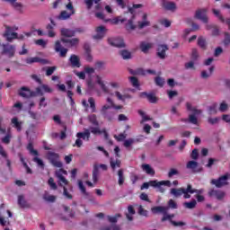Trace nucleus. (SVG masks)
I'll return each mask as SVG.
<instances>
[{
  "label": "nucleus",
  "instance_id": "7ed1b4c3",
  "mask_svg": "<svg viewBox=\"0 0 230 230\" xmlns=\"http://www.w3.org/2000/svg\"><path fill=\"white\" fill-rule=\"evenodd\" d=\"M150 186H152V188H157V191L159 193H164V191H166V189L163 186H168V188L172 187V181H158L157 180H153L150 181Z\"/></svg>",
  "mask_w": 230,
  "mask_h": 230
},
{
  "label": "nucleus",
  "instance_id": "2f4dec72",
  "mask_svg": "<svg viewBox=\"0 0 230 230\" xmlns=\"http://www.w3.org/2000/svg\"><path fill=\"white\" fill-rule=\"evenodd\" d=\"M11 123L13 124V128H16L18 132H21L22 130V122L19 121V119H17V117L13 118Z\"/></svg>",
  "mask_w": 230,
  "mask_h": 230
},
{
  "label": "nucleus",
  "instance_id": "39448f33",
  "mask_svg": "<svg viewBox=\"0 0 230 230\" xmlns=\"http://www.w3.org/2000/svg\"><path fill=\"white\" fill-rule=\"evenodd\" d=\"M49 161L51 163L53 166L56 168H62L63 164L62 162L59 161L60 155L55 152H49L47 154Z\"/></svg>",
  "mask_w": 230,
  "mask_h": 230
},
{
  "label": "nucleus",
  "instance_id": "a19ab883",
  "mask_svg": "<svg viewBox=\"0 0 230 230\" xmlns=\"http://www.w3.org/2000/svg\"><path fill=\"white\" fill-rule=\"evenodd\" d=\"M101 114L105 119H108V121H112V119H114V111H102Z\"/></svg>",
  "mask_w": 230,
  "mask_h": 230
},
{
  "label": "nucleus",
  "instance_id": "f8f14e48",
  "mask_svg": "<svg viewBox=\"0 0 230 230\" xmlns=\"http://www.w3.org/2000/svg\"><path fill=\"white\" fill-rule=\"evenodd\" d=\"M4 37L7 42H12V40L17 39V32H12V27L6 26Z\"/></svg>",
  "mask_w": 230,
  "mask_h": 230
},
{
  "label": "nucleus",
  "instance_id": "cd10ccee",
  "mask_svg": "<svg viewBox=\"0 0 230 230\" xmlns=\"http://www.w3.org/2000/svg\"><path fill=\"white\" fill-rule=\"evenodd\" d=\"M153 46H154V44H152V43H148L146 41H142L140 43L139 48H140L142 53H148V50L152 49Z\"/></svg>",
  "mask_w": 230,
  "mask_h": 230
},
{
  "label": "nucleus",
  "instance_id": "dca6fc26",
  "mask_svg": "<svg viewBox=\"0 0 230 230\" xmlns=\"http://www.w3.org/2000/svg\"><path fill=\"white\" fill-rule=\"evenodd\" d=\"M96 35L93 36V39L95 40H102L103 37H105V31H107V29L103 25H101L95 29Z\"/></svg>",
  "mask_w": 230,
  "mask_h": 230
},
{
  "label": "nucleus",
  "instance_id": "6ab92c4d",
  "mask_svg": "<svg viewBox=\"0 0 230 230\" xmlns=\"http://www.w3.org/2000/svg\"><path fill=\"white\" fill-rule=\"evenodd\" d=\"M143 21L137 22V28L138 30H143L144 28H146L147 26H150V21H148V14L144 13L142 16Z\"/></svg>",
  "mask_w": 230,
  "mask_h": 230
},
{
  "label": "nucleus",
  "instance_id": "6e6552de",
  "mask_svg": "<svg viewBox=\"0 0 230 230\" xmlns=\"http://www.w3.org/2000/svg\"><path fill=\"white\" fill-rule=\"evenodd\" d=\"M134 10H136V9L134 8L133 5H132V7H128V12H129V13L132 14V16L126 23V30L128 31H130V30H136L137 28V26H136V24H134V20L136 19V14H134V12H135Z\"/></svg>",
  "mask_w": 230,
  "mask_h": 230
},
{
  "label": "nucleus",
  "instance_id": "8fccbe9b",
  "mask_svg": "<svg viewBox=\"0 0 230 230\" xmlns=\"http://www.w3.org/2000/svg\"><path fill=\"white\" fill-rule=\"evenodd\" d=\"M119 185L123 186L125 183V175L123 174V169L118 171Z\"/></svg>",
  "mask_w": 230,
  "mask_h": 230
},
{
  "label": "nucleus",
  "instance_id": "72a5a7b5",
  "mask_svg": "<svg viewBox=\"0 0 230 230\" xmlns=\"http://www.w3.org/2000/svg\"><path fill=\"white\" fill-rule=\"evenodd\" d=\"M73 13H67V11H62L59 15L58 16V21H67V19L71 18Z\"/></svg>",
  "mask_w": 230,
  "mask_h": 230
},
{
  "label": "nucleus",
  "instance_id": "6e6d98bb",
  "mask_svg": "<svg viewBox=\"0 0 230 230\" xmlns=\"http://www.w3.org/2000/svg\"><path fill=\"white\" fill-rule=\"evenodd\" d=\"M48 184L50 187L51 190H58V186H57V183L55 182V179L53 177H50L48 181Z\"/></svg>",
  "mask_w": 230,
  "mask_h": 230
},
{
  "label": "nucleus",
  "instance_id": "338daca9",
  "mask_svg": "<svg viewBox=\"0 0 230 230\" xmlns=\"http://www.w3.org/2000/svg\"><path fill=\"white\" fill-rule=\"evenodd\" d=\"M95 69H103L105 63L103 61H96L95 62Z\"/></svg>",
  "mask_w": 230,
  "mask_h": 230
},
{
  "label": "nucleus",
  "instance_id": "a878e982",
  "mask_svg": "<svg viewBox=\"0 0 230 230\" xmlns=\"http://www.w3.org/2000/svg\"><path fill=\"white\" fill-rule=\"evenodd\" d=\"M141 139H145L144 136H140V138H128L126 139L123 143V146H125V148H130V146H132V145H134V143L137 141L138 143V141H141Z\"/></svg>",
  "mask_w": 230,
  "mask_h": 230
},
{
  "label": "nucleus",
  "instance_id": "9b49d317",
  "mask_svg": "<svg viewBox=\"0 0 230 230\" xmlns=\"http://www.w3.org/2000/svg\"><path fill=\"white\" fill-rule=\"evenodd\" d=\"M55 51L57 53H59V57H61V58H66L67 57L68 49L62 47V44L60 43V40L56 41V43H55Z\"/></svg>",
  "mask_w": 230,
  "mask_h": 230
},
{
  "label": "nucleus",
  "instance_id": "4468645a",
  "mask_svg": "<svg viewBox=\"0 0 230 230\" xmlns=\"http://www.w3.org/2000/svg\"><path fill=\"white\" fill-rule=\"evenodd\" d=\"M101 1L102 0H84V4L87 10H91V8H93V4H95L94 9L100 11L102 10V4H100Z\"/></svg>",
  "mask_w": 230,
  "mask_h": 230
},
{
  "label": "nucleus",
  "instance_id": "79ce46f5",
  "mask_svg": "<svg viewBox=\"0 0 230 230\" xmlns=\"http://www.w3.org/2000/svg\"><path fill=\"white\" fill-rule=\"evenodd\" d=\"M206 30H212V35H214L215 37H217V35H218L220 31L218 30V27H217V25H214V24H207Z\"/></svg>",
  "mask_w": 230,
  "mask_h": 230
},
{
  "label": "nucleus",
  "instance_id": "ea45409f",
  "mask_svg": "<svg viewBox=\"0 0 230 230\" xmlns=\"http://www.w3.org/2000/svg\"><path fill=\"white\" fill-rule=\"evenodd\" d=\"M88 121L93 125V127H100V122L98 121V118L96 114H92L88 117Z\"/></svg>",
  "mask_w": 230,
  "mask_h": 230
},
{
  "label": "nucleus",
  "instance_id": "680f3d73",
  "mask_svg": "<svg viewBox=\"0 0 230 230\" xmlns=\"http://www.w3.org/2000/svg\"><path fill=\"white\" fill-rule=\"evenodd\" d=\"M32 161L34 163H37L38 166H40V168L44 169V162L42 161V159L36 156L32 159Z\"/></svg>",
  "mask_w": 230,
  "mask_h": 230
},
{
  "label": "nucleus",
  "instance_id": "052dcab7",
  "mask_svg": "<svg viewBox=\"0 0 230 230\" xmlns=\"http://www.w3.org/2000/svg\"><path fill=\"white\" fill-rule=\"evenodd\" d=\"M219 121L220 118L218 117L208 119V123H209V125H217Z\"/></svg>",
  "mask_w": 230,
  "mask_h": 230
},
{
  "label": "nucleus",
  "instance_id": "a18cd8bd",
  "mask_svg": "<svg viewBox=\"0 0 230 230\" xmlns=\"http://www.w3.org/2000/svg\"><path fill=\"white\" fill-rule=\"evenodd\" d=\"M119 55L124 60H128L129 58H132V54L127 49L120 50Z\"/></svg>",
  "mask_w": 230,
  "mask_h": 230
},
{
  "label": "nucleus",
  "instance_id": "e433bc0d",
  "mask_svg": "<svg viewBox=\"0 0 230 230\" xmlns=\"http://www.w3.org/2000/svg\"><path fill=\"white\" fill-rule=\"evenodd\" d=\"M87 129L90 131V134H93V136H101V134H103V131L100 129V126L90 127Z\"/></svg>",
  "mask_w": 230,
  "mask_h": 230
},
{
  "label": "nucleus",
  "instance_id": "423d86ee",
  "mask_svg": "<svg viewBox=\"0 0 230 230\" xmlns=\"http://www.w3.org/2000/svg\"><path fill=\"white\" fill-rule=\"evenodd\" d=\"M195 19L201 21V22H204V24H208V22H209V18L208 17V9H198L195 13Z\"/></svg>",
  "mask_w": 230,
  "mask_h": 230
},
{
  "label": "nucleus",
  "instance_id": "5fc2aeb1",
  "mask_svg": "<svg viewBox=\"0 0 230 230\" xmlns=\"http://www.w3.org/2000/svg\"><path fill=\"white\" fill-rule=\"evenodd\" d=\"M88 103H90V109L92 110V112H96V102L94 101V98L90 97L88 99Z\"/></svg>",
  "mask_w": 230,
  "mask_h": 230
},
{
  "label": "nucleus",
  "instance_id": "0e129e2a",
  "mask_svg": "<svg viewBox=\"0 0 230 230\" xmlns=\"http://www.w3.org/2000/svg\"><path fill=\"white\" fill-rule=\"evenodd\" d=\"M217 103H214L213 105L208 107V114H217Z\"/></svg>",
  "mask_w": 230,
  "mask_h": 230
},
{
  "label": "nucleus",
  "instance_id": "774afa93",
  "mask_svg": "<svg viewBox=\"0 0 230 230\" xmlns=\"http://www.w3.org/2000/svg\"><path fill=\"white\" fill-rule=\"evenodd\" d=\"M84 73L86 75H94V68L90 66H84Z\"/></svg>",
  "mask_w": 230,
  "mask_h": 230
},
{
  "label": "nucleus",
  "instance_id": "7c9ffc66",
  "mask_svg": "<svg viewBox=\"0 0 230 230\" xmlns=\"http://www.w3.org/2000/svg\"><path fill=\"white\" fill-rule=\"evenodd\" d=\"M126 18H121V16L115 17L113 19L104 20L105 22H111V24H119V22H126Z\"/></svg>",
  "mask_w": 230,
  "mask_h": 230
},
{
  "label": "nucleus",
  "instance_id": "473e14b6",
  "mask_svg": "<svg viewBox=\"0 0 230 230\" xmlns=\"http://www.w3.org/2000/svg\"><path fill=\"white\" fill-rule=\"evenodd\" d=\"M99 175H100V166H98V164H94L93 170V182H98Z\"/></svg>",
  "mask_w": 230,
  "mask_h": 230
},
{
  "label": "nucleus",
  "instance_id": "bf43d9fd",
  "mask_svg": "<svg viewBox=\"0 0 230 230\" xmlns=\"http://www.w3.org/2000/svg\"><path fill=\"white\" fill-rule=\"evenodd\" d=\"M173 175H179V170H177L175 168H171L168 172V178L172 179V177H173Z\"/></svg>",
  "mask_w": 230,
  "mask_h": 230
},
{
  "label": "nucleus",
  "instance_id": "4c0bfd02",
  "mask_svg": "<svg viewBox=\"0 0 230 230\" xmlns=\"http://www.w3.org/2000/svg\"><path fill=\"white\" fill-rule=\"evenodd\" d=\"M12 141V131L10 128H8L6 135L2 138V143L4 145H10V142Z\"/></svg>",
  "mask_w": 230,
  "mask_h": 230
},
{
  "label": "nucleus",
  "instance_id": "5701e85b",
  "mask_svg": "<svg viewBox=\"0 0 230 230\" xmlns=\"http://www.w3.org/2000/svg\"><path fill=\"white\" fill-rule=\"evenodd\" d=\"M168 207H163V206H156V207H153L151 208L152 213H154V215H157V213H163L164 217V215H166V213H168Z\"/></svg>",
  "mask_w": 230,
  "mask_h": 230
},
{
  "label": "nucleus",
  "instance_id": "de8ad7c7",
  "mask_svg": "<svg viewBox=\"0 0 230 230\" xmlns=\"http://www.w3.org/2000/svg\"><path fill=\"white\" fill-rule=\"evenodd\" d=\"M115 96L118 98V100H120L121 102H125L126 100H130L132 96L129 94H121L119 92H115Z\"/></svg>",
  "mask_w": 230,
  "mask_h": 230
},
{
  "label": "nucleus",
  "instance_id": "4be33fe9",
  "mask_svg": "<svg viewBox=\"0 0 230 230\" xmlns=\"http://www.w3.org/2000/svg\"><path fill=\"white\" fill-rule=\"evenodd\" d=\"M69 62L72 67H81L82 63H80V58L75 54H72L69 58Z\"/></svg>",
  "mask_w": 230,
  "mask_h": 230
},
{
  "label": "nucleus",
  "instance_id": "bb28decb",
  "mask_svg": "<svg viewBox=\"0 0 230 230\" xmlns=\"http://www.w3.org/2000/svg\"><path fill=\"white\" fill-rule=\"evenodd\" d=\"M186 168L187 170H191L193 173H197V172H199V170H197V168H199V163L195 161H189Z\"/></svg>",
  "mask_w": 230,
  "mask_h": 230
},
{
  "label": "nucleus",
  "instance_id": "c9c22d12",
  "mask_svg": "<svg viewBox=\"0 0 230 230\" xmlns=\"http://www.w3.org/2000/svg\"><path fill=\"white\" fill-rule=\"evenodd\" d=\"M18 206H20V208H30V204H28V201H26V199H24V196L20 195L18 196Z\"/></svg>",
  "mask_w": 230,
  "mask_h": 230
},
{
  "label": "nucleus",
  "instance_id": "c85d7f7f",
  "mask_svg": "<svg viewBox=\"0 0 230 230\" xmlns=\"http://www.w3.org/2000/svg\"><path fill=\"white\" fill-rule=\"evenodd\" d=\"M61 35L62 37H66L67 39H71L72 37H75V31L71 29H61Z\"/></svg>",
  "mask_w": 230,
  "mask_h": 230
},
{
  "label": "nucleus",
  "instance_id": "4d7b16f0",
  "mask_svg": "<svg viewBox=\"0 0 230 230\" xmlns=\"http://www.w3.org/2000/svg\"><path fill=\"white\" fill-rule=\"evenodd\" d=\"M138 114L142 118L141 123H144V121H151V119H152V118L148 117L146 114H145V111H143L141 110L138 111Z\"/></svg>",
  "mask_w": 230,
  "mask_h": 230
},
{
  "label": "nucleus",
  "instance_id": "f257e3e1",
  "mask_svg": "<svg viewBox=\"0 0 230 230\" xmlns=\"http://www.w3.org/2000/svg\"><path fill=\"white\" fill-rule=\"evenodd\" d=\"M0 55L7 57V58H13L15 57V46L10 44H2L0 42Z\"/></svg>",
  "mask_w": 230,
  "mask_h": 230
},
{
  "label": "nucleus",
  "instance_id": "aec40b11",
  "mask_svg": "<svg viewBox=\"0 0 230 230\" xmlns=\"http://www.w3.org/2000/svg\"><path fill=\"white\" fill-rule=\"evenodd\" d=\"M55 26H57V23H55V21H53V19H50V23H49L46 26V30L48 31V35L49 37H50L51 39H53V37H55L57 34L55 33L54 28Z\"/></svg>",
  "mask_w": 230,
  "mask_h": 230
},
{
  "label": "nucleus",
  "instance_id": "412c9836",
  "mask_svg": "<svg viewBox=\"0 0 230 230\" xmlns=\"http://www.w3.org/2000/svg\"><path fill=\"white\" fill-rule=\"evenodd\" d=\"M146 97L149 103H157V97L154 93H148L146 92H143L140 93V98Z\"/></svg>",
  "mask_w": 230,
  "mask_h": 230
},
{
  "label": "nucleus",
  "instance_id": "864d4df0",
  "mask_svg": "<svg viewBox=\"0 0 230 230\" xmlns=\"http://www.w3.org/2000/svg\"><path fill=\"white\" fill-rule=\"evenodd\" d=\"M155 84L158 86V87H164V79H163V77L161 76H156L155 78Z\"/></svg>",
  "mask_w": 230,
  "mask_h": 230
},
{
  "label": "nucleus",
  "instance_id": "3c124183",
  "mask_svg": "<svg viewBox=\"0 0 230 230\" xmlns=\"http://www.w3.org/2000/svg\"><path fill=\"white\" fill-rule=\"evenodd\" d=\"M212 12H213L214 15L216 17H217V19H219V21L221 22H226V19L224 18V16L222 14H220V11L219 10L212 9Z\"/></svg>",
  "mask_w": 230,
  "mask_h": 230
},
{
  "label": "nucleus",
  "instance_id": "a211bd4d",
  "mask_svg": "<svg viewBox=\"0 0 230 230\" xmlns=\"http://www.w3.org/2000/svg\"><path fill=\"white\" fill-rule=\"evenodd\" d=\"M18 94L19 96H22V98H31V96H33V92L28 87L22 86L18 91Z\"/></svg>",
  "mask_w": 230,
  "mask_h": 230
},
{
  "label": "nucleus",
  "instance_id": "69168bd1",
  "mask_svg": "<svg viewBox=\"0 0 230 230\" xmlns=\"http://www.w3.org/2000/svg\"><path fill=\"white\" fill-rule=\"evenodd\" d=\"M229 44H230V34L229 32H225L224 45L229 46Z\"/></svg>",
  "mask_w": 230,
  "mask_h": 230
},
{
  "label": "nucleus",
  "instance_id": "603ef678",
  "mask_svg": "<svg viewBox=\"0 0 230 230\" xmlns=\"http://www.w3.org/2000/svg\"><path fill=\"white\" fill-rule=\"evenodd\" d=\"M97 84L101 86L102 91H103L106 94H109V87L103 84V81L102 79L97 80Z\"/></svg>",
  "mask_w": 230,
  "mask_h": 230
},
{
  "label": "nucleus",
  "instance_id": "e2e57ef3",
  "mask_svg": "<svg viewBox=\"0 0 230 230\" xmlns=\"http://www.w3.org/2000/svg\"><path fill=\"white\" fill-rule=\"evenodd\" d=\"M168 208L170 209H177L178 206H177V202H175V200L173 199H169L168 201Z\"/></svg>",
  "mask_w": 230,
  "mask_h": 230
},
{
  "label": "nucleus",
  "instance_id": "9d476101",
  "mask_svg": "<svg viewBox=\"0 0 230 230\" xmlns=\"http://www.w3.org/2000/svg\"><path fill=\"white\" fill-rule=\"evenodd\" d=\"M61 42L65 44L66 48H77L78 44H80V40L78 38H62Z\"/></svg>",
  "mask_w": 230,
  "mask_h": 230
},
{
  "label": "nucleus",
  "instance_id": "f704fd0d",
  "mask_svg": "<svg viewBox=\"0 0 230 230\" xmlns=\"http://www.w3.org/2000/svg\"><path fill=\"white\" fill-rule=\"evenodd\" d=\"M184 193V188H179V189H171V195H173V197L179 198L182 196Z\"/></svg>",
  "mask_w": 230,
  "mask_h": 230
},
{
  "label": "nucleus",
  "instance_id": "f3484780",
  "mask_svg": "<svg viewBox=\"0 0 230 230\" xmlns=\"http://www.w3.org/2000/svg\"><path fill=\"white\" fill-rule=\"evenodd\" d=\"M162 6L163 8H164V10H167L168 12H175V10H177V4H175V2L162 0Z\"/></svg>",
  "mask_w": 230,
  "mask_h": 230
},
{
  "label": "nucleus",
  "instance_id": "c756f323",
  "mask_svg": "<svg viewBox=\"0 0 230 230\" xmlns=\"http://www.w3.org/2000/svg\"><path fill=\"white\" fill-rule=\"evenodd\" d=\"M198 46L203 49V51H206L208 49V42L206 41V38L200 36L198 38Z\"/></svg>",
  "mask_w": 230,
  "mask_h": 230
},
{
  "label": "nucleus",
  "instance_id": "393cba45",
  "mask_svg": "<svg viewBox=\"0 0 230 230\" xmlns=\"http://www.w3.org/2000/svg\"><path fill=\"white\" fill-rule=\"evenodd\" d=\"M56 177H57V179H58V186H60V188H66V186H67V184H69V181H67V179H66V177H64V175L58 174V175H56Z\"/></svg>",
  "mask_w": 230,
  "mask_h": 230
},
{
  "label": "nucleus",
  "instance_id": "2eb2a0df",
  "mask_svg": "<svg viewBox=\"0 0 230 230\" xmlns=\"http://www.w3.org/2000/svg\"><path fill=\"white\" fill-rule=\"evenodd\" d=\"M208 197H216L217 200H223V199L226 197V192L212 189L208 191Z\"/></svg>",
  "mask_w": 230,
  "mask_h": 230
},
{
  "label": "nucleus",
  "instance_id": "09e8293b",
  "mask_svg": "<svg viewBox=\"0 0 230 230\" xmlns=\"http://www.w3.org/2000/svg\"><path fill=\"white\" fill-rule=\"evenodd\" d=\"M27 150H29L31 155H36V156L39 155V151L33 148V142H29L27 146Z\"/></svg>",
  "mask_w": 230,
  "mask_h": 230
},
{
  "label": "nucleus",
  "instance_id": "37998d69",
  "mask_svg": "<svg viewBox=\"0 0 230 230\" xmlns=\"http://www.w3.org/2000/svg\"><path fill=\"white\" fill-rule=\"evenodd\" d=\"M183 206L186 209H195V208H197V200L192 199L191 201L184 202Z\"/></svg>",
  "mask_w": 230,
  "mask_h": 230
},
{
  "label": "nucleus",
  "instance_id": "58836bf2",
  "mask_svg": "<svg viewBox=\"0 0 230 230\" xmlns=\"http://www.w3.org/2000/svg\"><path fill=\"white\" fill-rule=\"evenodd\" d=\"M78 188H79L82 195H84V197H89L90 193L87 192V190L85 189V186L84 185V181H82L81 180L78 181Z\"/></svg>",
  "mask_w": 230,
  "mask_h": 230
},
{
  "label": "nucleus",
  "instance_id": "f03ea898",
  "mask_svg": "<svg viewBox=\"0 0 230 230\" xmlns=\"http://www.w3.org/2000/svg\"><path fill=\"white\" fill-rule=\"evenodd\" d=\"M77 139L75 140V144L74 146H77V148H81L82 145H84V141H89L91 139V131L88 128H85L84 132L76 133ZM84 139V141H82Z\"/></svg>",
  "mask_w": 230,
  "mask_h": 230
},
{
  "label": "nucleus",
  "instance_id": "49530a36",
  "mask_svg": "<svg viewBox=\"0 0 230 230\" xmlns=\"http://www.w3.org/2000/svg\"><path fill=\"white\" fill-rule=\"evenodd\" d=\"M110 164L111 169L116 170V168H121V160L117 159L115 162L111 158Z\"/></svg>",
  "mask_w": 230,
  "mask_h": 230
},
{
  "label": "nucleus",
  "instance_id": "b1692460",
  "mask_svg": "<svg viewBox=\"0 0 230 230\" xmlns=\"http://www.w3.org/2000/svg\"><path fill=\"white\" fill-rule=\"evenodd\" d=\"M141 168L143 172H145L147 175H151V177H154V175H155V170H154V168H152L150 164H143L141 165Z\"/></svg>",
  "mask_w": 230,
  "mask_h": 230
},
{
  "label": "nucleus",
  "instance_id": "c03bdc74",
  "mask_svg": "<svg viewBox=\"0 0 230 230\" xmlns=\"http://www.w3.org/2000/svg\"><path fill=\"white\" fill-rule=\"evenodd\" d=\"M41 71H46V76H51V75L57 71V66H44L41 68Z\"/></svg>",
  "mask_w": 230,
  "mask_h": 230
},
{
  "label": "nucleus",
  "instance_id": "0eeeda50",
  "mask_svg": "<svg viewBox=\"0 0 230 230\" xmlns=\"http://www.w3.org/2000/svg\"><path fill=\"white\" fill-rule=\"evenodd\" d=\"M170 48L166 44H158L156 48V57L161 60H164L166 58V51H168Z\"/></svg>",
  "mask_w": 230,
  "mask_h": 230
},
{
  "label": "nucleus",
  "instance_id": "1a4fd4ad",
  "mask_svg": "<svg viewBox=\"0 0 230 230\" xmlns=\"http://www.w3.org/2000/svg\"><path fill=\"white\" fill-rule=\"evenodd\" d=\"M108 43L110 46H112L113 48H126L127 45L125 44V41L121 38H109Z\"/></svg>",
  "mask_w": 230,
  "mask_h": 230
},
{
  "label": "nucleus",
  "instance_id": "20e7f679",
  "mask_svg": "<svg viewBox=\"0 0 230 230\" xmlns=\"http://www.w3.org/2000/svg\"><path fill=\"white\" fill-rule=\"evenodd\" d=\"M227 181H229V174H224L217 179H212L210 184L216 186V188H224V186L229 184Z\"/></svg>",
  "mask_w": 230,
  "mask_h": 230
},
{
  "label": "nucleus",
  "instance_id": "13d9d810",
  "mask_svg": "<svg viewBox=\"0 0 230 230\" xmlns=\"http://www.w3.org/2000/svg\"><path fill=\"white\" fill-rule=\"evenodd\" d=\"M129 80L131 82V84L133 87H139V80L136 76L129 77Z\"/></svg>",
  "mask_w": 230,
  "mask_h": 230
},
{
  "label": "nucleus",
  "instance_id": "ddd939ff",
  "mask_svg": "<svg viewBox=\"0 0 230 230\" xmlns=\"http://www.w3.org/2000/svg\"><path fill=\"white\" fill-rule=\"evenodd\" d=\"M25 62H26V64L39 63V64H42V66H46L47 64H49V60L44 59V58H40L39 57L27 58L25 59Z\"/></svg>",
  "mask_w": 230,
  "mask_h": 230
}]
</instances>
